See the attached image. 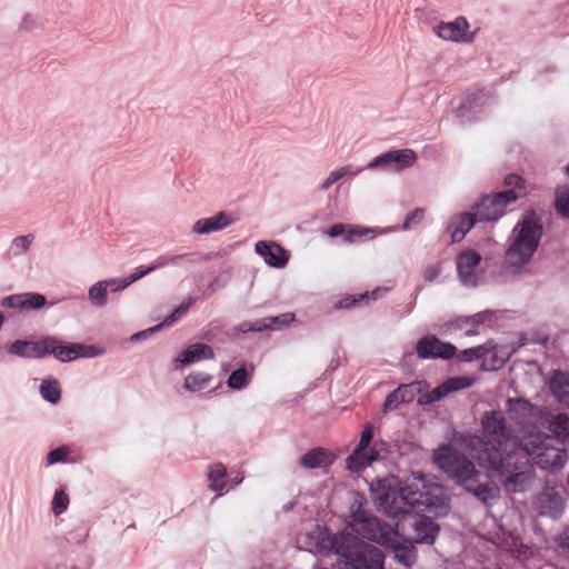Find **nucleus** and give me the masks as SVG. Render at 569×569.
Wrapping results in <instances>:
<instances>
[{
    "instance_id": "6e6552de",
    "label": "nucleus",
    "mask_w": 569,
    "mask_h": 569,
    "mask_svg": "<svg viewBox=\"0 0 569 569\" xmlns=\"http://www.w3.org/2000/svg\"><path fill=\"white\" fill-rule=\"evenodd\" d=\"M89 351V348L80 343H63L51 337L39 341L17 340L9 347V353L12 356H90Z\"/></svg>"
},
{
    "instance_id": "a211bd4d",
    "label": "nucleus",
    "mask_w": 569,
    "mask_h": 569,
    "mask_svg": "<svg viewBox=\"0 0 569 569\" xmlns=\"http://www.w3.org/2000/svg\"><path fill=\"white\" fill-rule=\"evenodd\" d=\"M336 459V456L328 449L313 448L301 456L300 466L306 469L326 468Z\"/></svg>"
},
{
    "instance_id": "37998d69",
    "label": "nucleus",
    "mask_w": 569,
    "mask_h": 569,
    "mask_svg": "<svg viewBox=\"0 0 569 569\" xmlns=\"http://www.w3.org/2000/svg\"><path fill=\"white\" fill-rule=\"evenodd\" d=\"M24 295H13L10 297H6L1 306L7 308H14V309H24Z\"/></svg>"
},
{
    "instance_id": "423d86ee",
    "label": "nucleus",
    "mask_w": 569,
    "mask_h": 569,
    "mask_svg": "<svg viewBox=\"0 0 569 569\" xmlns=\"http://www.w3.org/2000/svg\"><path fill=\"white\" fill-rule=\"evenodd\" d=\"M520 449L522 453L529 457L542 469L556 471L565 466L567 452L563 448L555 446L558 439L535 432L533 427L527 425L521 427Z\"/></svg>"
},
{
    "instance_id": "8fccbe9b",
    "label": "nucleus",
    "mask_w": 569,
    "mask_h": 569,
    "mask_svg": "<svg viewBox=\"0 0 569 569\" xmlns=\"http://www.w3.org/2000/svg\"><path fill=\"white\" fill-rule=\"evenodd\" d=\"M480 351H481V347L469 348V349L463 350L459 356H463V357H467V356H483Z\"/></svg>"
},
{
    "instance_id": "9b49d317",
    "label": "nucleus",
    "mask_w": 569,
    "mask_h": 569,
    "mask_svg": "<svg viewBox=\"0 0 569 569\" xmlns=\"http://www.w3.org/2000/svg\"><path fill=\"white\" fill-rule=\"evenodd\" d=\"M482 258L481 256L470 249L461 252L457 259V270L461 281L467 284L475 287L479 281V266Z\"/></svg>"
},
{
    "instance_id": "5fc2aeb1",
    "label": "nucleus",
    "mask_w": 569,
    "mask_h": 569,
    "mask_svg": "<svg viewBox=\"0 0 569 569\" xmlns=\"http://www.w3.org/2000/svg\"><path fill=\"white\" fill-rule=\"evenodd\" d=\"M119 284H120V283H118V282H117V283H116V284H113V286H109L110 291H111V292H113L112 290H113V289H116Z\"/></svg>"
},
{
    "instance_id": "c9c22d12",
    "label": "nucleus",
    "mask_w": 569,
    "mask_h": 569,
    "mask_svg": "<svg viewBox=\"0 0 569 569\" xmlns=\"http://www.w3.org/2000/svg\"><path fill=\"white\" fill-rule=\"evenodd\" d=\"M33 239L34 237L32 234L19 236L14 238L12 241L13 253L16 256L26 253L29 250L31 243L33 242Z\"/></svg>"
},
{
    "instance_id": "3c124183",
    "label": "nucleus",
    "mask_w": 569,
    "mask_h": 569,
    "mask_svg": "<svg viewBox=\"0 0 569 569\" xmlns=\"http://www.w3.org/2000/svg\"><path fill=\"white\" fill-rule=\"evenodd\" d=\"M160 327H161V325L157 326V327H153V328H151L149 330H144L142 332L136 333V335L131 336V340L134 341V340L140 339V337H142V336L150 335V333L157 331Z\"/></svg>"
},
{
    "instance_id": "c85d7f7f",
    "label": "nucleus",
    "mask_w": 569,
    "mask_h": 569,
    "mask_svg": "<svg viewBox=\"0 0 569 569\" xmlns=\"http://www.w3.org/2000/svg\"><path fill=\"white\" fill-rule=\"evenodd\" d=\"M39 391L41 397L50 403H57L60 400L61 392L56 380H43Z\"/></svg>"
},
{
    "instance_id": "4468645a",
    "label": "nucleus",
    "mask_w": 569,
    "mask_h": 569,
    "mask_svg": "<svg viewBox=\"0 0 569 569\" xmlns=\"http://www.w3.org/2000/svg\"><path fill=\"white\" fill-rule=\"evenodd\" d=\"M295 321V313L286 312L276 317H267L253 322H242L239 326L241 332L281 330Z\"/></svg>"
},
{
    "instance_id": "5701e85b",
    "label": "nucleus",
    "mask_w": 569,
    "mask_h": 569,
    "mask_svg": "<svg viewBox=\"0 0 569 569\" xmlns=\"http://www.w3.org/2000/svg\"><path fill=\"white\" fill-rule=\"evenodd\" d=\"M254 368L251 365L241 366L230 373L227 380V386L231 390L246 389L253 377Z\"/></svg>"
},
{
    "instance_id": "a19ab883",
    "label": "nucleus",
    "mask_w": 569,
    "mask_h": 569,
    "mask_svg": "<svg viewBox=\"0 0 569 569\" xmlns=\"http://www.w3.org/2000/svg\"><path fill=\"white\" fill-rule=\"evenodd\" d=\"M402 395L396 389L393 392L389 393L383 403L385 411H391L397 409L401 403H403Z\"/></svg>"
},
{
    "instance_id": "473e14b6",
    "label": "nucleus",
    "mask_w": 569,
    "mask_h": 569,
    "mask_svg": "<svg viewBox=\"0 0 569 569\" xmlns=\"http://www.w3.org/2000/svg\"><path fill=\"white\" fill-rule=\"evenodd\" d=\"M158 268L154 267V262L147 267V268H143V267H138L133 273H131L129 277L124 278L120 284L113 289L112 291H120V290H123L126 289L127 287H129L131 283L136 282L137 280L143 278L144 276L151 273L152 271L157 270Z\"/></svg>"
},
{
    "instance_id": "7ed1b4c3",
    "label": "nucleus",
    "mask_w": 569,
    "mask_h": 569,
    "mask_svg": "<svg viewBox=\"0 0 569 569\" xmlns=\"http://www.w3.org/2000/svg\"><path fill=\"white\" fill-rule=\"evenodd\" d=\"M300 548L320 556L335 555L345 561V569H382L381 551L369 543L362 542L350 532H341L332 537L320 526L297 537Z\"/></svg>"
},
{
    "instance_id": "39448f33",
    "label": "nucleus",
    "mask_w": 569,
    "mask_h": 569,
    "mask_svg": "<svg viewBox=\"0 0 569 569\" xmlns=\"http://www.w3.org/2000/svg\"><path fill=\"white\" fill-rule=\"evenodd\" d=\"M515 240L509 246L505 256L508 270L519 272L532 258L539 247L542 236V224L535 214H527L515 227Z\"/></svg>"
},
{
    "instance_id": "0eeeda50",
    "label": "nucleus",
    "mask_w": 569,
    "mask_h": 569,
    "mask_svg": "<svg viewBox=\"0 0 569 569\" xmlns=\"http://www.w3.org/2000/svg\"><path fill=\"white\" fill-rule=\"evenodd\" d=\"M473 381L469 377H453L447 379L431 391L427 390L428 386L425 381H415L400 386L398 391L402 395L405 402L416 399L419 405H430L442 400L452 392L469 388L473 385Z\"/></svg>"
},
{
    "instance_id": "49530a36",
    "label": "nucleus",
    "mask_w": 569,
    "mask_h": 569,
    "mask_svg": "<svg viewBox=\"0 0 569 569\" xmlns=\"http://www.w3.org/2000/svg\"><path fill=\"white\" fill-rule=\"evenodd\" d=\"M346 228L347 227L343 223H336L328 229L327 234L331 238H335L338 236L345 237Z\"/></svg>"
},
{
    "instance_id": "20e7f679",
    "label": "nucleus",
    "mask_w": 569,
    "mask_h": 569,
    "mask_svg": "<svg viewBox=\"0 0 569 569\" xmlns=\"http://www.w3.org/2000/svg\"><path fill=\"white\" fill-rule=\"evenodd\" d=\"M433 461L448 477L472 492L485 505L491 506L498 499L499 488L495 485H479V472L452 445L439 446L433 452Z\"/></svg>"
},
{
    "instance_id": "b1692460",
    "label": "nucleus",
    "mask_w": 569,
    "mask_h": 569,
    "mask_svg": "<svg viewBox=\"0 0 569 569\" xmlns=\"http://www.w3.org/2000/svg\"><path fill=\"white\" fill-rule=\"evenodd\" d=\"M208 481L209 488L217 492L218 496H222L223 492L228 491L227 488V470L223 465L216 463L208 467Z\"/></svg>"
},
{
    "instance_id": "72a5a7b5",
    "label": "nucleus",
    "mask_w": 569,
    "mask_h": 569,
    "mask_svg": "<svg viewBox=\"0 0 569 569\" xmlns=\"http://www.w3.org/2000/svg\"><path fill=\"white\" fill-rule=\"evenodd\" d=\"M556 209L563 217H569V188H561L557 190Z\"/></svg>"
},
{
    "instance_id": "f8f14e48",
    "label": "nucleus",
    "mask_w": 569,
    "mask_h": 569,
    "mask_svg": "<svg viewBox=\"0 0 569 569\" xmlns=\"http://www.w3.org/2000/svg\"><path fill=\"white\" fill-rule=\"evenodd\" d=\"M416 161V153L411 149H401L386 152L375 158L368 164L369 168L388 167L392 170L399 171L409 168Z\"/></svg>"
},
{
    "instance_id": "412c9836",
    "label": "nucleus",
    "mask_w": 569,
    "mask_h": 569,
    "mask_svg": "<svg viewBox=\"0 0 569 569\" xmlns=\"http://www.w3.org/2000/svg\"><path fill=\"white\" fill-rule=\"evenodd\" d=\"M508 411L510 417L513 420H517L519 423H522V419L531 420L533 418H537V416L539 420H542L541 412H539L538 415L537 411H535L533 407L528 401L522 399H509Z\"/></svg>"
},
{
    "instance_id": "e433bc0d",
    "label": "nucleus",
    "mask_w": 569,
    "mask_h": 569,
    "mask_svg": "<svg viewBox=\"0 0 569 569\" xmlns=\"http://www.w3.org/2000/svg\"><path fill=\"white\" fill-rule=\"evenodd\" d=\"M180 356H213V351L208 345L196 342L183 350Z\"/></svg>"
},
{
    "instance_id": "a18cd8bd",
    "label": "nucleus",
    "mask_w": 569,
    "mask_h": 569,
    "mask_svg": "<svg viewBox=\"0 0 569 569\" xmlns=\"http://www.w3.org/2000/svg\"><path fill=\"white\" fill-rule=\"evenodd\" d=\"M505 359L503 358H483L482 368L485 370H496L503 366Z\"/></svg>"
},
{
    "instance_id": "79ce46f5",
    "label": "nucleus",
    "mask_w": 569,
    "mask_h": 569,
    "mask_svg": "<svg viewBox=\"0 0 569 569\" xmlns=\"http://www.w3.org/2000/svg\"><path fill=\"white\" fill-rule=\"evenodd\" d=\"M423 217H425L423 209H421V208L415 209L412 212H410L407 216L405 223H403V229L408 230V229H411L412 227L417 226L418 223H420L422 221Z\"/></svg>"
},
{
    "instance_id": "603ef678",
    "label": "nucleus",
    "mask_w": 569,
    "mask_h": 569,
    "mask_svg": "<svg viewBox=\"0 0 569 569\" xmlns=\"http://www.w3.org/2000/svg\"><path fill=\"white\" fill-rule=\"evenodd\" d=\"M292 507H293V502H290V503H288V505H284V506H283V509H284L286 511H289Z\"/></svg>"
},
{
    "instance_id": "6e6d98bb",
    "label": "nucleus",
    "mask_w": 569,
    "mask_h": 569,
    "mask_svg": "<svg viewBox=\"0 0 569 569\" xmlns=\"http://www.w3.org/2000/svg\"><path fill=\"white\" fill-rule=\"evenodd\" d=\"M567 173H568V176H569V166L567 167Z\"/></svg>"
},
{
    "instance_id": "f03ea898",
    "label": "nucleus",
    "mask_w": 569,
    "mask_h": 569,
    "mask_svg": "<svg viewBox=\"0 0 569 569\" xmlns=\"http://www.w3.org/2000/svg\"><path fill=\"white\" fill-rule=\"evenodd\" d=\"M482 437L463 435L458 443L490 476L502 480L507 491L521 492L529 486L532 473L529 459L511 438L499 412H486L481 419Z\"/></svg>"
},
{
    "instance_id": "1a4fd4ad",
    "label": "nucleus",
    "mask_w": 569,
    "mask_h": 569,
    "mask_svg": "<svg viewBox=\"0 0 569 569\" xmlns=\"http://www.w3.org/2000/svg\"><path fill=\"white\" fill-rule=\"evenodd\" d=\"M372 439L373 428L371 425H367L355 450L346 459L348 470L359 472L368 468L372 462L382 459V452L387 450V442L380 440L371 445Z\"/></svg>"
},
{
    "instance_id": "bb28decb",
    "label": "nucleus",
    "mask_w": 569,
    "mask_h": 569,
    "mask_svg": "<svg viewBox=\"0 0 569 569\" xmlns=\"http://www.w3.org/2000/svg\"><path fill=\"white\" fill-rule=\"evenodd\" d=\"M211 376L204 372H191L184 378V388L191 392L200 391L208 387Z\"/></svg>"
},
{
    "instance_id": "ea45409f",
    "label": "nucleus",
    "mask_w": 569,
    "mask_h": 569,
    "mask_svg": "<svg viewBox=\"0 0 569 569\" xmlns=\"http://www.w3.org/2000/svg\"><path fill=\"white\" fill-rule=\"evenodd\" d=\"M24 309H38L46 305L44 296L40 293H24Z\"/></svg>"
},
{
    "instance_id": "a878e982",
    "label": "nucleus",
    "mask_w": 569,
    "mask_h": 569,
    "mask_svg": "<svg viewBox=\"0 0 569 569\" xmlns=\"http://www.w3.org/2000/svg\"><path fill=\"white\" fill-rule=\"evenodd\" d=\"M478 218L475 212H466L460 216L459 223L456 229L452 231L451 238L452 242L461 241L466 233L475 226Z\"/></svg>"
},
{
    "instance_id": "de8ad7c7",
    "label": "nucleus",
    "mask_w": 569,
    "mask_h": 569,
    "mask_svg": "<svg viewBox=\"0 0 569 569\" xmlns=\"http://www.w3.org/2000/svg\"><path fill=\"white\" fill-rule=\"evenodd\" d=\"M196 358H189V357H186V358H177L173 362V368L176 370H182L186 366H189L193 362Z\"/></svg>"
},
{
    "instance_id": "c756f323",
    "label": "nucleus",
    "mask_w": 569,
    "mask_h": 569,
    "mask_svg": "<svg viewBox=\"0 0 569 569\" xmlns=\"http://www.w3.org/2000/svg\"><path fill=\"white\" fill-rule=\"evenodd\" d=\"M502 547L503 549L515 553L519 559L525 560L532 555L530 548L528 546H525L518 537L510 536V541H505Z\"/></svg>"
},
{
    "instance_id": "4be33fe9",
    "label": "nucleus",
    "mask_w": 569,
    "mask_h": 569,
    "mask_svg": "<svg viewBox=\"0 0 569 569\" xmlns=\"http://www.w3.org/2000/svg\"><path fill=\"white\" fill-rule=\"evenodd\" d=\"M549 389L560 402L569 407V373L555 371L549 380Z\"/></svg>"
},
{
    "instance_id": "393cba45",
    "label": "nucleus",
    "mask_w": 569,
    "mask_h": 569,
    "mask_svg": "<svg viewBox=\"0 0 569 569\" xmlns=\"http://www.w3.org/2000/svg\"><path fill=\"white\" fill-rule=\"evenodd\" d=\"M117 283L116 279L98 281L89 289V299L92 305L97 307H102L107 303V292L109 286H113Z\"/></svg>"
},
{
    "instance_id": "2f4dec72",
    "label": "nucleus",
    "mask_w": 569,
    "mask_h": 569,
    "mask_svg": "<svg viewBox=\"0 0 569 569\" xmlns=\"http://www.w3.org/2000/svg\"><path fill=\"white\" fill-rule=\"evenodd\" d=\"M549 430L556 436L568 437L569 436V417L567 415H557L550 421L548 426Z\"/></svg>"
},
{
    "instance_id": "864d4df0",
    "label": "nucleus",
    "mask_w": 569,
    "mask_h": 569,
    "mask_svg": "<svg viewBox=\"0 0 569 569\" xmlns=\"http://www.w3.org/2000/svg\"><path fill=\"white\" fill-rule=\"evenodd\" d=\"M187 308H188V306H187V307L180 306V307L176 310V312L186 311V310H187Z\"/></svg>"
},
{
    "instance_id": "6ab92c4d",
    "label": "nucleus",
    "mask_w": 569,
    "mask_h": 569,
    "mask_svg": "<svg viewBox=\"0 0 569 569\" xmlns=\"http://www.w3.org/2000/svg\"><path fill=\"white\" fill-rule=\"evenodd\" d=\"M231 223L230 217L219 212L210 218L199 219L192 227L193 232L199 234L210 233L224 229Z\"/></svg>"
},
{
    "instance_id": "cd10ccee",
    "label": "nucleus",
    "mask_w": 569,
    "mask_h": 569,
    "mask_svg": "<svg viewBox=\"0 0 569 569\" xmlns=\"http://www.w3.org/2000/svg\"><path fill=\"white\" fill-rule=\"evenodd\" d=\"M70 498L64 487L58 488L51 500V511L58 517L64 513L69 507Z\"/></svg>"
},
{
    "instance_id": "09e8293b",
    "label": "nucleus",
    "mask_w": 569,
    "mask_h": 569,
    "mask_svg": "<svg viewBox=\"0 0 569 569\" xmlns=\"http://www.w3.org/2000/svg\"><path fill=\"white\" fill-rule=\"evenodd\" d=\"M439 268L437 266L428 267L425 271V279L428 281H433L439 276Z\"/></svg>"
},
{
    "instance_id": "c03bdc74",
    "label": "nucleus",
    "mask_w": 569,
    "mask_h": 569,
    "mask_svg": "<svg viewBox=\"0 0 569 569\" xmlns=\"http://www.w3.org/2000/svg\"><path fill=\"white\" fill-rule=\"evenodd\" d=\"M367 299H368V293L360 295L358 298H356V297H346V298L340 299L336 303V308H338V309H349V308L355 307L358 302H360L362 300H367Z\"/></svg>"
},
{
    "instance_id": "f704fd0d",
    "label": "nucleus",
    "mask_w": 569,
    "mask_h": 569,
    "mask_svg": "<svg viewBox=\"0 0 569 569\" xmlns=\"http://www.w3.org/2000/svg\"><path fill=\"white\" fill-rule=\"evenodd\" d=\"M505 186L513 189L517 193L520 194V198L526 194V181L518 174H508L505 178Z\"/></svg>"
},
{
    "instance_id": "f3484780",
    "label": "nucleus",
    "mask_w": 569,
    "mask_h": 569,
    "mask_svg": "<svg viewBox=\"0 0 569 569\" xmlns=\"http://www.w3.org/2000/svg\"><path fill=\"white\" fill-rule=\"evenodd\" d=\"M469 23L467 19L459 17L452 22H441L436 30L440 38L459 42L472 40V37L467 33Z\"/></svg>"
},
{
    "instance_id": "4c0bfd02",
    "label": "nucleus",
    "mask_w": 569,
    "mask_h": 569,
    "mask_svg": "<svg viewBox=\"0 0 569 569\" xmlns=\"http://www.w3.org/2000/svg\"><path fill=\"white\" fill-rule=\"evenodd\" d=\"M371 232H372V230H370V229L361 228L358 226H351L348 228V230L346 229L345 241L352 243V242L366 237L367 234H369Z\"/></svg>"
},
{
    "instance_id": "9d476101",
    "label": "nucleus",
    "mask_w": 569,
    "mask_h": 569,
    "mask_svg": "<svg viewBox=\"0 0 569 569\" xmlns=\"http://www.w3.org/2000/svg\"><path fill=\"white\" fill-rule=\"evenodd\" d=\"M520 198L513 189H508L493 194H488L475 206L478 221H496L506 213L509 203Z\"/></svg>"
},
{
    "instance_id": "aec40b11",
    "label": "nucleus",
    "mask_w": 569,
    "mask_h": 569,
    "mask_svg": "<svg viewBox=\"0 0 569 569\" xmlns=\"http://www.w3.org/2000/svg\"><path fill=\"white\" fill-rule=\"evenodd\" d=\"M79 461V455L76 449L69 445H61L54 449H51L46 456V467H51L57 463H77Z\"/></svg>"
},
{
    "instance_id": "ddd939ff",
    "label": "nucleus",
    "mask_w": 569,
    "mask_h": 569,
    "mask_svg": "<svg viewBox=\"0 0 569 569\" xmlns=\"http://www.w3.org/2000/svg\"><path fill=\"white\" fill-rule=\"evenodd\" d=\"M536 507L540 515L557 518L563 511V496L556 488H547L537 497Z\"/></svg>"
},
{
    "instance_id": "dca6fc26",
    "label": "nucleus",
    "mask_w": 569,
    "mask_h": 569,
    "mask_svg": "<svg viewBox=\"0 0 569 569\" xmlns=\"http://www.w3.org/2000/svg\"><path fill=\"white\" fill-rule=\"evenodd\" d=\"M417 356H456L457 348L448 342H442L436 336H427L417 342Z\"/></svg>"
},
{
    "instance_id": "58836bf2",
    "label": "nucleus",
    "mask_w": 569,
    "mask_h": 569,
    "mask_svg": "<svg viewBox=\"0 0 569 569\" xmlns=\"http://www.w3.org/2000/svg\"><path fill=\"white\" fill-rule=\"evenodd\" d=\"M190 254H178V256H160L154 260V267L163 268L168 264H179L182 260L189 259Z\"/></svg>"
},
{
    "instance_id": "f257e3e1",
    "label": "nucleus",
    "mask_w": 569,
    "mask_h": 569,
    "mask_svg": "<svg viewBox=\"0 0 569 569\" xmlns=\"http://www.w3.org/2000/svg\"><path fill=\"white\" fill-rule=\"evenodd\" d=\"M375 506L391 518H398L395 527L371 516L362 507L363 497L357 495L350 513V528L377 543L392 550L395 559L411 567L417 560L413 542L432 545L439 527L426 516H416L415 508L443 517L450 511V498L440 483L420 472H412L403 480L395 476L379 478L370 483Z\"/></svg>"
},
{
    "instance_id": "7c9ffc66",
    "label": "nucleus",
    "mask_w": 569,
    "mask_h": 569,
    "mask_svg": "<svg viewBox=\"0 0 569 569\" xmlns=\"http://www.w3.org/2000/svg\"><path fill=\"white\" fill-rule=\"evenodd\" d=\"M361 171V169L352 170L351 166H343L337 170H333L329 173L327 179L321 183V190H328L331 188L333 183L342 179L348 174L356 176Z\"/></svg>"
},
{
    "instance_id": "2eb2a0df",
    "label": "nucleus",
    "mask_w": 569,
    "mask_h": 569,
    "mask_svg": "<svg viewBox=\"0 0 569 569\" xmlns=\"http://www.w3.org/2000/svg\"><path fill=\"white\" fill-rule=\"evenodd\" d=\"M256 252L264 262L273 268H283L289 260V253L280 244L273 241H258Z\"/></svg>"
}]
</instances>
